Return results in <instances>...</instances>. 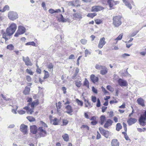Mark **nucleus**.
Returning <instances> with one entry per match:
<instances>
[{
    "mask_svg": "<svg viewBox=\"0 0 146 146\" xmlns=\"http://www.w3.org/2000/svg\"><path fill=\"white\" fill-rule=\"evenodd\" d=\"M17 29V25L14 23H12L6 30V32L3 30L1 31L3 36H10L13 35Z\"/></svg>",
    "mask_w": 146,
    "mask_h": 146,
    "instance_id": "nucleus-1",
    "label": "nucleus"
},
{
    "mask_svg": "<svg viewBox=\"0 0 146 146\" xmlns=\"http://www.w3.org/2000/svg\"><path fill=\"white\" fill-rule=\"evenodd\" d=\"M121 17L120 16H117L113 18V24L115 27H118L121 23Z\"/></svg>",
    "mask_w": 146,
    "mask_h": 146,
    "instance_id": "nucleus-2",
    "label": "nucleus"
},
{
    "mask_svg": "<svg viewBox=\"0 0 146 146\" xmlns=\"http://www.w3.org/2000/svg\"><path fill=\"white\" fill-rule=\"evenodd\" d=\"M8 16L9 19L12 21H14L18 18L17 13L13 11L9 12L8 13Z\"/></svg>",
    "mask_w": 146,
    "mask_h": 146,
    "instance_id": "nucleus-3",
    "label": "nucleus"
},
{
    "mask_svg": "<svg viewBox=\"0 0 146 146\" xmlns=\"http://www.w3.org/2000/svg\"><path fill=\"white\" fill-rule=\"evenodd\" d=\"M26 29L23 26H19L18 27V29L15 33L14 36H18L25 33L26 31Z\"/></svg>",
    "mask_w": 146,
    "mask_h": 146,
    "instance_id": "nucleus-4",
    "label": "nucleus"
},
{
    "mask_svg": "<svg viewBox=\"0 0 146 146\" xmlns=\"http://www.w3.org/2000/svg\"><path fill=\"white\" fill-rule=\"evenodd\" d=\"M138 121L140 125L143 126H145L146 125V116L141 114L139 118Z\"/></svg>",
    "mask_w": 146,
    "mask_h": 146,
    "instance_id": "nucleus-5",
    "label": "nucleus"
},
{
    "mask_svg": "<svg viewBox=\"0 0 146 146\" xmlns=\"http://www.w3.org/2000/svg\"><path fill=\"white\" fill-rule=\"evenodd\" d=\"M99 130L101 133L106 138L111 135V133L109 131L106 130L102 127H100Z\"/></svg>",
    "mask_w": 146,
    "mask_h": 146,
    "instance_id": "nucleus-6",
    "label": "nucleus"
},
{
    "mask_svg": "<svg viewBox=\"0 0 146 146\" xmlns=\"http://www.w3.org/2000/svg\"><path fill=\"white\" fill-rule=\"evenodd\" d=\"M39 131L38 133L39 135L38 137H43L46 135L47 132L45 130L43 129L42 127H40L38 129Z\"/></svg>",
    "mask_w": 146,
    "mask_h": 146,
    "instance_id": "nucleus-7",
    "label": "nucleus"
},
{
    "mask_svg": "<svg viewBox=\"0 0 146 146\" xmlns=\"http://www.w3.org/2000/svg\"><path fill=\"white\" fill-rule=\"evenodd\" d=\"M28 126L24 124H22L20 126V130L24 135L28 134L27 130Z\"/></svg>",
    "mask_w": 146,
    "mask_h": 146,
    "instance_id": "nucleus-8",
    "label": "nucleus"
},
{
    "mask_svg": "<svg viewBox=\"0 0 146 146\" xmlns=\"http://www.w3.org/2000/svg\"><path fill=\"white\" fill-rule=\"evenodd\" d=\"M117 82L118 84L121 86L126 87L128 85V83L127 81L121 78L118 79Z\"/></svg>",
    "mask_w": 146,
    "mask_h": 146,
    "instance_id": "nucleus-9",
    "label": "nucleus"
},
{
    "mask_svg": "<svg viewBox=\"0 0 146 146\" xmlns=\"http://www.w3.org/2000/svg\"><path fill=\"white\" fill-rule=\"evenodd\" d=\"M23 60L25 62V64L27 66H32L33 65L32 63L28 56L25 57L23 56Z\"/></svg>",
    "mask_w": 146,
    "mask_h": 146,
    "instance_id": "nucleus-10",
    "label": "nucleus"
},
{
    "mask_svg": "<svg viewBox=\"0 0 146 146\" xmlns=\"http://www.w3.org/2000/svg\"><path fill=\"white\" fill-rule=\"evenodd\" d=\"M106 42L105 41V38L104 37L100 38L99 41V43L98 46L99 48H102L103 46L106 44Z\"/></svg>",
    "mask_w": 146,
    "mask_h": 146,
    "instance_id": "nucleus-11",
    "label": "nucleus"
},
{
    "mask_svg": "<svg viewBox=\"0 0 146 146\" xmlns=\"http://www.w3.org/2000/svg\"><path fill=\"white\" fill-rule=\"evenodd\" d=\"M30 132L33 134H35L37 133V128L36 125H31L30 126Z\"/></svg>",
    "mask_w": 146,
    "mask_h": 146,
    "instance_id": "nucleus-12",
    "label": "nucleus"
},
{
    "mask_svg": "<svg viewBox=\"0 0 146 146\" xmlns=\"http://www.w3.org/2000/svg\"><path fill=\"white\" fill-rule=\"evenodd\" d=\"M137 121V119L135 118L130 117L127 120V123L129 125H131L135 123Z\"/></svg>",
    "mask_w": 146,
    "mask_h": 146,
    "instance_id": "nucleus-13",
    "label": "nucleus"
},
{
    "mask_svg": "<svg viewBox=\"0 0 146 146\" xmlns=\"http://www.w3.org/2000/svg\"><path fill=\"white\" fill-rule=\"evenodd\" d=\"M104 8L100 6H98L92 7V11H98L102 10Z\"/></svg>",
    "mask_w": 146,
    "mask_h": 146,
    "instance_id": "nucleus-14",
    "label": "nucleus"
},
{
    "mask_svg": "<svg viewBox=\"0 0 146 146\" xmlns=\"http://www.w3.org/2000/svg\"><path fill=\"white\" fill-rule=\"evenodd\" d=\"M113 121L110 119H108L104 125V127L108 128L109 126L112 125Z\"/></svg>",
    "mask_w": 146,
    "mask_h": 146,
    "instance_id": "nucleus-15",
    "label": "nucleus"
},
{
    "mask_svg": "<svg viewBox=\"0 0 146 146\" xmlns=\"http://www.w3.org/2000/svg\"><path fill=\"white\" fill-rule=\"evenodd\" d=\"M65 108L67 110L66 111V112L68 114L72 115V114H70L71 113L73 112V110L72 109V107L70 105H68L65 107Z\"/></svg>",
    "mask_w": 146,
    "mask_h": 146,
    "instance_id": "nucleus-16",
    "label": "nucleus"
},
{
    "mask_svg": "<svg viewBox=\"0 0 146 146\" xmlns=\"http://www.w3.org/2000/svg\"><path fill=\"white\" fill-rule=\"evenodd\" d=\"M111 146H119V142L118 141L117 139H113L111 141Z\"/></svg>",
    "mask_w": 146,
    "mask_h": 146,
    "instance_id": "nucleus-17",
    "label": "nucleus"
},
{
    "mask_svg": "<svg viewBox=\"0 0 146 146\" xmlns=\"http://www.w3.org/2000/svg\"><path fill=\"white\" fill-rule=\"evenodd\" d=\"M108 71L107 68L105 66H104V67L101 70L100 74L102 75H105L107 73Z\"/></svg>",
    "mask_w": 146,
    "mask_h": 146,
    "instance_id": "nucleus-18",
    "label": "nucleus"
},
{
    "mask_svg": "<svg viewBox=\"0 0 146 146\" xmlns=\"http://www.w3.org/2000/svg\"><path fill=\"white\" fill-rule=\"evenodd\" d=\"M108 3L109 4V6L111 8L113 5L116 4V2L112 0H108Z\"/></svg>",
    "mask_w": 146,
    "mask_h": 146,
    "instance_id": "nucleus-19",
    "label": "nucleus"
},
{
    "mask_svg": "<svg viewBox=\"0 0 146 146\" xmlns=\"http://www.w3.org/2000/svg\"><path fill=\"white\" fill-rule=\"evenodd\" d=\"M106 117L104 115H102L100 117V121L99 123L101 125H103L106 120Z\"/></svg>",
    "mask_w": 146,
    "mask_h": 146,
    "instance_id": "nucleus-20",
    "label": "nucleus"
},
{
    "mask_svg": "<svg viewBox=\"0 0 146 146\" xmlns=\"http://www.w3.org/2000/svg\"><path fill=\"white\" fill-rule=\"evenodd\" d=\"M137 102L138 104L140 105H141L142 106H144V100L141 98H139L137 99Z\"/></svg>",
    "mask_w": 146,
    "mask_h": 146,
    "instance_id": "nucleus-21",
    "label": "nucleus"
},
{
    "mask_svg": "<svg viewBox=\"0 0 146 146\" xmlns=\"http://www.w3.org/2000/svg\"><path fill=\"white\" fill-rule=\"evenodd\" d=\"M30 88L29 87H26L25 90L23 91V93L25 95H28L29 94Z\"/></svg>",
    "mask_w": 146,
    "mask_h": 146,
    "instance_id": "nucleus-22",
    "label": "nucleus"
},
{
    "mask_svg": "<svg viewBox=\"0 0 146 146\" xmlns=\"http://www.w3.org/2000/svg\"><path fill=\"white\" fill-rule=\"evenodd\" d=\"M73 17L77 19H81L82 15L80 13H76L73 15Z\"/></svg>",
    "mask_w": 146,
    "mask_h": 146,
    "instance_id": "nucleus-23",
    "label": "nucleus"
},
{
    "mask_svg": "<svg viewBox=\"0 0 146 146\" xmlns=\"http://www.w3.org/2000/svg\"><path fill=\"white\" fill-rule=\"evenodd\" d=\"M99 78L98 77L95 76L94 74H92V82L95 83L98 81Z\"/></svg>",
    "mask_w": 146,
    "mask_h": 146,
    "instance_id": "nucleus-24",
    "label": "nucleus"
},
{
    "mask_svg": "<svg viewBox=\"0 0 146 146\" xmlns=\"http://www.w3.org/2000/svg\"><path fill=\"white\" fill-rule=\"evenodd\" d=\"M123 3H125V5L126 6L128 7L130 9H132V6L131 4L127 1L126 0H122Z\"/></svg>",
    "mask_w": 146,
    "mask_h": 146,
    "instance_id": "nucleus-25",
    "label": "nucleus"
},
{
    "mask_svg": "<svg viewBox=\"0 0 146 146\" xmlns=\"http://www.w3.org/2000/svg\"><path fill=\"white\" fill-rule=\"evenodd\" d=\"M62 137L65 141H68L69 137L68 134L65 133L64 135H62Z\"/></svg>",
    "mask_w": 146,
    "mask_h": 146,
    "instance_id": "nucleus-26",
    "label": "nucleus"
},
{
    "mask_svg": "<svg viewBox=\"0 0 146 146\" xmlns=\"http://www.w3.org/2000/svg\"><path fill=\"white\" fill-rule=\"evenodd\" d=\"M30 103V104H29V106L31 105V108H34L35 105H37L38 104V101L37 100H36L35 101Z\"/></svg>",
    "mask_w": 146,
    "mask_h": 146,
    "instance_id": "nucleus-27",
    "label": "nucleus"
},
{
    "mask_svg": "<svg viewBox=\"0 0 146 146\" xmlns=\"http://www.w3.org/2000/svg\"><path fill=\"white\" fill-rule=\"evenodd\" d=\"M10 38V37H8V38L7 37H2L1 39L0 40V44H3L4 41V40L5 41H6Z\"/></svg>",
    "mask_w": 146,
    "mask_h": 146,
    "instance_id": "nucleus-28",
    "label": "nucleus"
},
{
    "mask_svg": "<svg viewBox=\"0 0 146 146\" xmlns=\"http://www.w3.org/2000/svg\"><path fill=\"white\" fill-rule=\"evenodd\" d=\"M122 128V126L120 123H118L117 124L116 126V130L117 131H119Z\"/></svg>",
    "mask_w": 146,
    "mask_h": 146,
    "instance_id": "nucleus-29",
    "label": "nucleus"
},
{
    "mask_svg": "<svg viewBox=\"0 0 146 146\" xmlns=\"http://www.w3.org/2000/svg\"><path fill=\"white\" fill-rule=\"evenodd\" d=\"M60 17L58 19L59 21L62 22H66V20L64 18L62 14H60Z\"/></svg>",
    "mask_w": 146,
    "mask_h": 146,
    "instance_id": "nucleus-30",
    "label": "nucleus"
},
{
    "mask_svg": "<svg viewBox=\"0 0 146 146\" xmlns=\"http://www.w3.org/2000/svg\"><path fill=\"white\" fill-rule=\"evenodd\" d=\"M9 6L8 5H6L4 7L3 9H1V11H0L2 12H4L7 10H9Z\"/></svg>",
    "mask_w": 146,
    "mask_h": 146,
    "instance_id": "nucleus-31",
    "label": "nucleus"
},
{
    "mask_svg": "<svg viewBox=\"0 0 146 146\" xmlns=\"http://www.w3.org/2000/svg\"><path fill=\"white\" fill-rule=\"evenodd\" d=\"M27 118L31 122L35 121V119L32 116H27Z\"/></svg>",
    "mask_w": 146,
    "mask_h": 146,
    "instance_id": "nucleus-32",
    "label": "nucleus"
},
{
    "mask_svg": "<svg viewBox=\"0 0 146 146\" xmlns=\"http://www.w3.org/2000/svg\"><path fill=\"white\" fill-rule=\"evenodd\" d=\"M26 45H31L34 46H36V44L34 41L29 42L25 44Z\"/></svg>",
    "mask_w": 146,
    "mask_h": 146,
    "instance_id": "nucleus-33",
    "label": "nucleus"
},
{
    "mask_svg": "<svg viewBox=\"0 0 146 146\" xmlns=\"http://www.w3.org/2000/svg\"><path fill=\"white\" fill-rule=\"evenodd\" d=\"M73 5L77 7L80 6V3L79 1L78 0H75Z\"/></svg>",
    "mask_w": 146,
    "mask_h": 146,
    "instance_id": "nucleus-34",
    "label": "nucleus"
},
{
    "mask_svg": "<svg viewBox=\"0 0 146 146\" xmlns=\"http://www.w3.org/2000/svg\"><path fill=\"white\" fill-rule=\"evenodd\" d=\"M84 85L86 86L88 88H89V82L86 78L85 79Z\"/></svg>",
    "mask_w": 146,
    "mask_h": 146,
    "instance_id": "nucleus-35",
    "label": "nucleus"
},
{
    "mask_svg": "<svg viewBox=\"0 0 146 146\" xmlns=\"http://www.w3.org/2000/svg\"><path fill=\"white\" fill-rule=\"evenodd\" d=\"M75 84L77 87L79 88L82 84L81 81H75Z\"/></svg>",
    "mask_w": 146,
    "mask_h": 146,
    "instance_id": "nucleus-36",
    "label": "nucleus"
},
{
    "mask_svg": "<svg viewBox=\"0 0 146 146\" xmlns=\"http://www.w3.org/2000/svg\"><path fill=\"white\" fill-rule=\"evenodd\" d=\"M44 76L43 77V79H45L48 78L49 76V73L48 71H46L45 70H44Z\"/></svg>",
    "mask_w": 146,
    "mask_h": 146,
    "instance_id": "nucleus-37",
    "label": "nucleus"
},
{
    "mask_svg": "<svg viewBox=\"0 0 146 146\" xmlns=\"http://www.w3.org/2000/svg\"><path fill=\"white\" fill-rule=\"evenodd\" d=\"M104 66L99 65L98 64H96L95 66V68L96 69L98 70H101L104 67Z\"/></svg>",
    "mask_w": 146,
    "mask_h": 146,
    "instance_id": "nucleus-38",
    "label": "nucleus"
},
{
    "mask_svg": "<svg viewBox=\"0 0 146 146\" xmlns=\"http://www.w3.org/2000/svg\"><path fill=\"white\" fill-rule=\"evenodd\" d=\"M76 101L78 105H80L81 106H83V103L82 101L78 99H76Z\"/></svg>",
    "mask_w": 146,
    "mask_h": 146,
    "instance_id": "nucleus-39",
    "label": "nucleus"
},
{
    "mask_svg": "<svg viewBox=\"0 0 146 146\" xmlns=\"http://www.w3.org/2000/svg\"><path fill=\"white\" fill-rule=\"evenodd\" d=\"M7 49H9L10 50H13L14 48V46L12 44H10L7 46Z\"/></svg>",
    "mask_w": 146,
    "mask_h": 146,
    "instance_id": "nucleus-40",
    "label": "nucleus"
},
{
    "mask_svg": "<svg viewBox=\"0 0 146 146\" xmlns=\"http://www.w3.org/2000/svg\"><path fill=\"white\" fill-rule=\"evenodd\" d=\"M92 91L94 94H97L98 93V90L94 87H92Z\"/></svg>",
    "mask_w": 146,
    "mask_h": 146,
    "instance_id": "nucleus-41",
    "label": "nucleus"
},
{
    "mask_svg": "<svg viewBox=\"0 0 146 146\" xmlns=\"http://www.w3.org/2000/svg\"><path fill=\"white\" fill-rule=\"evenodd\" d=\"M101 106V102L99 98H98L97 100V102L96 104V106L97 107H99Z\"/></svg>",
    "mask_w": 146,
    "mask_h": 146,
    "instance_id": "nucleus-42",
    "label": "nucleus"
},
{
    "mask_svg": "<svg viewBox=\"0 0 146 146\" xmlns=\"http://www.w3.org/2000/svg\"><path fill=\"white\" fill-rule=\"evenodd\" d=\"M53 124L54 125H57L58 124L57 118H55L53 121Z\"/></svg>",
    "mask_w": 146,
    "mask_h": 146,
    "instance_id": "nucleus-43",
    "label": "nucleus"
},
{
    "mask_svg": "<svg viewBox=\"0 0 146 146\" xmlns=\"http://www.w3.org/2000/svg\"><path fill=\"white\" fill-rule=\"evenodd\" d=\"M107 89L109 91L112 92L113 90V89L110 86L108 85L106 87Z\"/></svg>",
    "mask_w": 146,
    "mask_h": 146,
    "instance_id": "nucleus-44",
    "label": "nucleus"
},
{
    "mask_svg": "<svg viewBox=\"0 0 146 146\" xmlns=\"http://www.w3.org/2000/svg\"><path fill=\"white\" fill-rule=\"evenodd\" d=\"M95 22L96 24H100L102 23V21L101 19H97L95 20Z\"/></svg>",
    "mask_w": 146,
    "mask_h": 146,
    "instance_id": "nucleus-45",
    "label": "nucleus"
},
{
    "mask_svg": "<svg viewBox=\"0 0 146 146\" xmlns=\"http://www.w3.org/2000/svg\"><path fill=\"white\" fill-rule=\"evenodd\" d=\"M48 68L52 71H53V66L52 63H50L48 65Z\"/></svg>",
    "mask_w": 146,
    "mask_h": 146,
    "instance_id": "nucleus-46",
    "label": "nucleus"
},
{
    "mask_svg": "<svg viewBox=\"0 0 146 146\" xmlns=\"http://www.w3.org/2000/svg\"><path fill=\"white\" fill-rule=\"evenodd\" d=\"M85 56L87 57L88 55L90 54L91 52L88 50V49H86L85 51Z\"/></svg>",
    "mask_w": 146,
    "mask_h": 146,
    "instance_id": "nucleus-47",
    "label": "nucleus"
},
{
    "mask_svg": "<svg viewBox=\"0 0 146 146\" xmlns=\"http://www.w3.org/2000/svg\"><path fill=\"white\" fill-rule=\"evenodd\" d=\"M94 117H92V125H95L97 123V122L94 120Z\"/></svg>",
    "mask_w": 146,
    "mask_h": 146,
    "instance_id": "nucleus-48",
    "label": "nucleus"
},
{
    "mask_svg": "<svg viewBox=\"0 0 146 146\" xmlns=\"http://www.w3.org/2000/svg\"><path fill=\"white\" fill-rule=\"evenodd\" d=\"M30 104V103H29L27 106L24 107L23 108V109L25 110H26L27 111V113H29V111H28V109L30 108L29 107V104Z\"/></svg>",
    "mask_w": 146,
    "mask_h": 146,
    "instance_id": "nucleus-49",
    "label": "nucleus"
},
{
    "mask_svg": "<svg viewBox=\"0 0 146 146\" xmlns=\"http://www.w3.org/2000/svg\"><path fill=\"white\" fill-rule=\"evenodd\" d=\"M102 91L104 92L105 94H107L108 92L103 86L101 88Z\"/></svg>",
    "mask_w": 146,
    "mask_h": 146,
    "instance_id": "nucleus-50",
    "label": "nucleus"
},
{
    "mask_svg": "<svg viewBox=\"0 0 146 146\" xmlns=\"http://www.w3.org/2000/svg\"><path fill=\"white\" fill-rule=\"evenodd\" d=\"M61 103L60 102H58V106H57V103H56V106L57 107V111L58 112L59 111L58 110V109H60L61 107Z\"/></svg>",
    "mask_w": 146,
    "mask_h": 146,
    "instance_id": "nucleus-51",
    "label": "nucleus"
},
{
    "mask_svg": "<svg viewBox=\"0 0 146 146\" xmlns=\"http://www.w3.org/2000/svg\"><path fill=\"white\" fill-rule=\"evenodd\" d=\"M18 113L20 114H23L25 113L26 111L24 110H21L18 111Z\"/></svg>",
    "mask_w": 146,
    "mask_h": 146,
    "instance_id": "nucleus-52",
    "label": "nucleus"
},
{
    "mask_svg": "<svg viewBox=\"0 0 146 146\" xmlns=\"http://www.w3.org/2000/svg\"><path fill=\"white\" fill-rule=\"evenodd\" d=\"M123 128H124L125 131L127 132V124L125 123H123Z\"/></svg>",
    "mask_w": 146,
    "mask_h": 146,
    "instance_id": "nucleus-53",
    "label": "nucleus"
},
{
    "mask_svg": "<svg viewBox=\"0 0 146 146\" xmlns=\"http://www.w3.org/2000/svg\"><path fill=\"white\" fill-rule=\"evenodd\" d=\"M80 42L82 44H85L87 43V40L85 39H82Z\"/></svg>",
    "mask_w": 146,
    "mask_h": 146,
    "instance_id": "nucleus-54",
    "label": "nucleus"
},
{
    "mask_svg": "<svg viewBox=\"0 0 146 146\" xmlns=\"http://www.w3.org/2000/svg\"><path fill=\"white\" fill-rule=\"evenodd\" d=\"M26 72L28 74H29L31 75H32L33 74V72L31 71V70L28 69H27L26 70Z\"/></svg>",
    "mask_w": 146,
    "mask_h": 146,
    "instance_id": "nucleus-55",
    "label": "nucleus"
},
{
    "mask_svg": "<svg viewBox=\"0 0 146 146\" xmlns=\"http://www.w3.org/2000/svg\"><path fill=\"white\" fill-rule=\"evenodd\" d=\"M138 32V31H136L133 32L131 34V36H135Z\"/></svg>",
    "mask_w": 146,
    "mask_h": 146,
    "instance_id": "nucleus-56",
    "label": "nucleus"
},
{
    "mask_svg": "<svg viewBox=\"0 0 146 146\" xmlns=\"http://www.w3.org/2000/svg\"><path fill=\"white\" fill-rule=\"evenodd\" d=\"M97 101V98L95 96H92V101L93 102L95 103Z\"/></svg>",
    "mask_w": 146,
    "mask_h": 146,
    "instance_id": "nucleus-57",
    "label": "nucleus"
},
{
    "mask_svg": "<svg viewBox=\"0 0 146 146\" xmlns=\"http://www.w3.org/2000/svg\"><path fill=\"white\" fill-rule=\"evenodd\" d=\"M68 123V121L66 120H63V125H66Z\"/></svg>",
    "mask_w": 146,
    "mask_h": 146,
    "instance_id": "nucleus-58",
    "label": "nucleus"
},
{
    "mask_svg": "<svg viewBox=\"0 0 146 146\" xmlns=\"http://www.w3.org/2000/svg\"><path fill=\"white\" fill-rule=\"evenodd\" d=\"M125 108V103H123L121 106H119V108H120L124 109Z\"/></svg>",
    "mask_w": 146,
    "mask_h": 146,
    "instance_id": "nucleus-59",
    "label": "nucleus"
},
{
    "mask_svg": "<svg viewBox=\"0 0 146 146\" xmlns=\"http://www.w3.org/2000/svg\"><path fill=\"white\" fill-rule=\"evenodd\" d=\"M40 123H41V124H42V125L43 126H44L45 127H48L47 125H46V124L44 122H43L42 121H40Z\"/></svg>",
    "mask_w": 146,
    "mask_h": 146,
    "instance_id": "nucleus-60",
    "label": "nucleus"
},
{
    "mask_svg": "<svg viewBox=\"0 0 146 146\" xmlns=\"http://www.w3.org/2000/svg\"><path fill=\"white\" fill-rule=\"evenodd\" d=\"M107 107H106L102 106V112H104L107 109Z\"/></svg>",
    "mask_w": 146,
    "mask_h": 146,
    "instance_id": "nucleus-61",
    "label": "nucleus"
},
{
    "mask_svg": "<svg viewBox=\"0 0 146 146\" xmlns=\"http://www.w3.org/2000/svg\"><path fill=\"white\" fill-rule=\"evenodd\" d=\"M48 12L51 14H53L55 13V10L53 9H51L49 10Z\"/></svg>",
    "mask_w": 146,
    "mask_h": 146,
    "instance_id": "nucleus-62",
    "label": "nucleus"
},
{
    "mask_svg": "<svg viewBox=\"0 0 146 146\" xmlns=\"http://www.w3.org/2000/svg\"><path fill=\"white\" fill-rule=\"evenodd\" d=\"M68 59H74L75 56L74 55L72 54L70 55Z\"/></svg>",
    "mask_w": 146,
    "mask_h": 146,
    "instance_id": "nucleus-63",
    "label": "nucleus"
},
{
    "mask_svg": "<svg viewBox=\"0 0 146 146\" xmlns=\"http://www.w3.org/2000/svg\"><path fill=\"white\" fill-rule=\"evenodd\" d=\"M28 81L30 82H31V77L29 76H27L26 77Z\"/></svg>",
    "mask_w": 146,
    "mask_h": 146,
    "instance_id": "nucleus-64",
    "label": "nucleus"
}]
</instances>
